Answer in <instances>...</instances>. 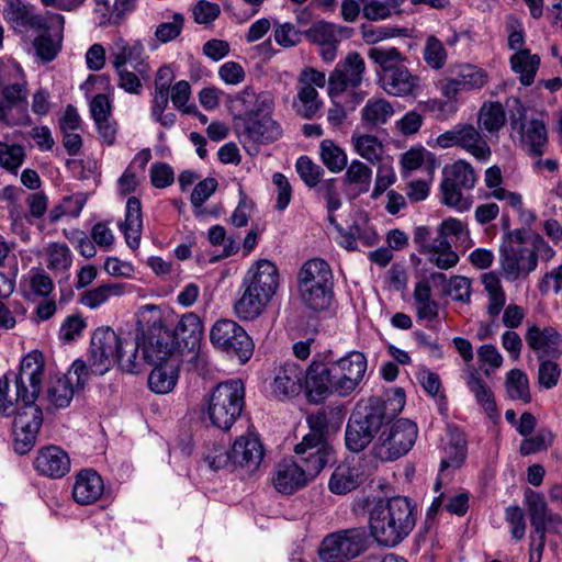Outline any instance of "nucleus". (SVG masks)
Returning a JSON list of instances; mask_svg holds the SVG:
<instances>
[{
	"instance_id": "f8f14e48",
	"label": "nucleus",
	"mask_w": 562,
	"mask_h": 562,
	"mask_svg": "<svg viewBox=\"0 0 562 562\" xmlns=\"http://www.w3.org/2000/svg\"><path fill=\"white\" fill-rule=\"evenodd\" d=\"M138 339L142 349V357H138L140 369L144 363L161 364L162 362L179 360L175 356L178 348L172 333L157 321H154L147 331L142 333V336L138 335Z\"/></svg>"
},
{
	"instance_id": "de8ad7c7",
	"label": "nucleus",
	"mask_w": 562,
	"mask_h": 562,
	"mask_svg": "<svg viewBox=\"0 0 562 562\" xmlns=\"http://www.w3.org/2000/svg\"><path fill=\"white\" fill-rule=\"evenodd\" d=\"M310 432L304 436L303 440L294 448L295 452L305 451L304 448L308 442L327 443L325 435L328 429V417L325 412L319 411L307 417Z\"/></svg>"
},
{
	"instance_id": "79ce46f5",
	"label": "nucleus",
	"mask_w": 562,
	"mask_h": 562,
	"mask_svg": "<svg viewBox=\"0 0 562 562\" xmlns=\"http://www.w3.org/2000/svg\"><path fill=\"white\" fill-rule=\"evenodd\" d=\"M506 123V113L503 104L497 101H486L482 104L477 124L483 131L491 134L497 133Z\"/></svg>"
},
{
	"instance_id": "49530a36",
	"label": "nucleus",
	"mask_w": 562,
	"mask_h": 562,
	"mask_svg": "<svg viewBox=\"0 0 562 562\" xmlns=\"http://www.w3.org/2000/svg\"><path fill=\"white\" fill-rule=\"evenodd\" d=\"M368 57L379 65V79L381 75L389 74L401 66L405 59L404 55L395 47H371L368 49Z\"/></svg>"
},
{
	"instance_id": "393cba45",
	"label": "nucleus",
	"mask_w": 562,
	"mask_h": 562,
	"mask_svg": "<svg viewBox=\"0 0 562 562\" xmlns=\"http://www.w3.org/2000/svg\"><path fill=\"white\" fill-rule=\"evenodd\" d=\"M527 345L538 352V359H557L562 355V337L552 327H540L532 325L526 333Z\"/></svg>"
},
{
	"instance_id": "09e8293b",
	"label": "nucleus",
	"mask_w": 562,
	"mask_h": 562,
	"mask_svg": "<svg viewBox=\"0 0 562 562\" xmlns=\"http://www.w3.org/2000/svg\"><path fill=\"white\" fill-rule=\"evenodd\" d=\"M372 171L362 161L352 160L345 173V183L355 187L356 194L366 193L371 184Z\"/></svg>"
},
{
	"instance_id": "13d9d810",
	"label": "nucleus",
	"mask_w": 562,
	"mask_h": 562,
	"mask_svg": "<svg viewBox=\"0 0 562 562\" xmlns=\"http://www.w3.org/2000/svg\"><path fill=\"white\" fill-rule=\"evenodd\" d=\"M462 189L463 188L454 184L453 182L443 177L440 184L441 202L461 212L469 210L471 206V202L463 198L461 192Z\"/></svg>"
},
{
	"instance_id": "a18cd8bd",
	"label": "nucleus",
	"mask_w": 562,
	"mask_h": 562,
	"mask_svg": "<svg viewBox=\"0 0 562 562\" xmlns=\"http://www.w3.org/2000/svg\"><path fill=\"white\" fill-rule=\"evenodd\" d=\"M359 485L358 470L347 465L340 464L333 472L329 479V490L338 495L347 494Z\"/></svg>"
},
{
	"instance_id": "e2e57ef3",
	"label": "nucleus",
	"mask_w": 562,
	"mask_h": 562,
	"mask_svg": "<svg viewBox=\"0 0 562 562\" xmlns=\"http://www.w3.org/2000/svg\"><path fill=\"white\" fill-rule=\"evenodd\" d=\"M273 37L277 44L282 47H292L301 43L302 32L290 22H273Z\"/></svg>"
},
{
	"instance_id": "bb28decb",
	"label": "nucleus",
	"mask_w": 562,
	"mask_h": 562,
	"mask_svg": "<svg viewBox=\"0 0 562 562\" xmlns=\"http://www.w3.org/2000/svg\"><path fill=\"white\" fill-rule=\"evenodd\" d=\"M274 104L273 95L269 91L256 93L251 87H246L234 100V109L246 120L269 115Z\"/></svg>"
},
{
	"instance_id": "0eeeda50",
	"label": "nucleus",
	"mask_w": 562,
	"mask_h": 562,
	"mask_svg": "<svg viewBox=\"0 0 562 562\" xmlns=\"http://www.w3.org/2000/svg\"><path fill=\"white\" fill-rule=\"evenodd\" d=\"M245 406V386L241 380L231 379L218 383L207 401V417L222 430H229Z\"/></svg>"
},
{
	"instance_id": "f3484780",
	"label": "nucleus",
	"mask_w": 562,
	"mask_h": 562,
	"mask_svg": "<svg viewBox=\"0 0 562 562\" xmlns=\"http://www.w3.org/2000/svg\"><path fill=\"white\" fill-rule=\"evenodd\" d=\"M330 361L314 359L304 370V390L311 403L318 404L336 393L335 374Z\"/></svg>"
},
{
	"instance_id": "c756f323",
	"label": "nucleus",
	"mask_w": 562,
	"mask_h": 562,
	"mask_svg": "<svg viewBox=\"0 0 562 562\" xmlns=\"http://www.w3.org/2000/svg\"><path fill=\"white\" fill-rule=\"evenodd\" d=\"M104 491L102 477L92 469L81 470L75 480L72 497L80 505L97 502Z\"/></svg>"
},
{
	"instance_id": "6e6d98bb",
	"label": "nucleus",
	"mask_w": 562,
	"mask_h": 562,
	"mask_svg": "<svg viewBox=\"0 0 562 562\" xmlns=\"http://www.w3.org/2000/svg\"><path fill=\"white\" fill-rule=\"evenodd\" d=\"M429 254V261L442 270L454 267L459 261V256L446 238H437V247Z\"/></svg>"
},
{
	"instance_id": "3c124183",
	"label": "nucleus",
	"mask_w": 562,
	"mask_h": 562,
	"mask_svg": "<svg viewBox=\"0 0 562 562\" xmlns=\"http://www.w3.org/2000/svg\"><path fill=\"white\" fill-rule=\"evenodd\" d=\"M43 33L35 37L33 45L36 50L37 56L44 61L49 63L54 60L60 48H61V37L53 36L48 32V25L46 29L42 30Z\"/></svg>"
},
{
	"instance_id": "5fc2aeb1",
	"label": "nucleus",
	"mask_w": 562,
	"mask_h": 562,
	"mask_svg": "<svg viewBox=\"0 0 562 562\" xmlns=\"http://www.w3.org/2000/svg\"><path fill=\"white\" fill-rule=\"evenodd\" d=\"M352 142L356 151L362 158L367 159L371 164H376L380 161L383 153V145L378 137L373 135H353Z\"/></svg>"
},
{
	"instance_id": "9b49d317",
	"label": "nucleus",
	"mask_w": 562,
	"mask_h": 562,
	"mask_svg": "<svg viewBox=\"0 0 562 562\" xmlns=\"http://www.w3.org/2000/svg\"><path fill=\"white\" fill-rule=\"evenodd\" d=\"M368 533L364 527L349 528L327 535L319 548L323 562H342L358 557L367 549Z\"/></svg>"
},
{
	"instance_id": "680f3d73",
	"label": "nucleus",
	"mask_w": 562,
	"mask_h": 562,
	"mask_svg": "<svg viewBox=\"0 0 562 562\" xmlns=\"http://www.w3.org/2000/svg\"><path fill=\"white\" fill-rule=\"evenodd\" d=\"M25 157L24 148L21 145H9L0 142V166L10 172L16 173Z\"/></svg>"
},
{
	"instance_id": "9d476101",
	"label": "nucleus",
	"mask_w": 562,
	"mask_h": 562,
	"mask_svg": "<svg viewBox=\"0 0 562 562\" xmlns=\"http://www.w3.org/2000/svg\"><path fill=\"white\" fill-rule=\"evenodd\" d=\"M417 425L406 418L397 419L384 429L372 447V454L382 462L394 461L406 454L417 438Z\"/></svg>"
},
{
	"instance_id": "473e14b6",
	"label": "nucleus",
	"mask_w": 562,
	"mask_h": 562,
	"mask_svg": "<svg viewBox=\"0 0 562 562\" xmlns=\"http://www.w3.org/2000/svg\"><path fill=\"white\" fill-rule=\"evenodd\" d=\"M177 348L194 351L203 336V324L195 313L183 314L173 331Z\"/></svg>"
},
{
	"instance_id": "7c9ffc66",
	"label": "nucleus",
	"mask_w": 562,
	"mask_h": 562,
	"mask_svg": "<svg viewBox=\"0 0 562 562\" xmlns=\"http://www.w3.org/2000/svg\"><path fill=\"white\" fill-rule=\"evenodd\" d=\"M520 146L530 156L541 157L548 147V132L541 120L532 119L519 125Z\"/></svg>"
},
{
	"instance_id": "774afa93",
	"label": "nucleus",
	"mask_w": 562,
	"mask_h": 562,
	"mask_svg": "<svg viewBox=\"0 0 562 562\" xmlns=\"http://www.w3.org/2000/svg\"><path fill=\"white\" fill-rule=\"evenodd\" d=\"M184 18L181 13H175L171 22H164L156 29L155 36L160 43H168L177 38L183 27Z\"/></svg>"
},
{
	"instance_id": "5701e85b",
	"label": "nucleus",
	"mask_w": 562,
	"mask_h": 562,
	"mask_svg": "<svg viewBox=\"0 0 562 562\" xmlns=\"http://www.w3.org/2000/svg\"><path fill=\"white\" fill-rule=\"evenodd\" d=\"M33 464L38 474L50 479H60L70 471L69 456L54 445L41 448Z\"/></svg>"
},
{
	"instance_id": "aec40b11",
	"label": "nucleus",
	"mask_w": 562,
	"mask_h": 562,
	"mask_svg": "<svg viewBox=\"0 0 562 562\" xmlns=\"http://www.w3.org/2000/svg\"><path fill=\"white\" fill-rule=\"evenodd\" d=\"M525 503L527 506L533 535L537 538H546L548 531L557 532V527L562 522L559 515L551 514L542 494L530 488L525 491Z\"/></svg>"
},
{
	"instance_id": "8fccbe9b",
	"label": "nucleus",
	"mask_w": 562,
	"mask_h": 562,
	"mask_svg": "<svg viewBox=\"0 0 562 562\" xmlns=\"http://www.w3.org/2000/svg\"><path fill=\"white\" fill-rule=\"evenodd\" d=\"M505 387L509 398L519 400L526 404L531 401L528 378L521 370L512 369L506 374Z\"/></svg>"
},
{
	"instance_id": "c85d7f7f",
	"label": "nucleus",
	"mask_w": 562,
	"mask_h": 562,
	"mask_svg": "<svg viewBox=\"0 0 562 562\" xmlns=\"http://www.w3.org/2000/svg\"><path fill=\"white\" fill-rule=\"evenodd\" d=\"M3 18L7 22L22 29L44 30L47 26L46 19L35 12V7L22 0H5Z\"/></svg>"
},
{
	"instance_id": "a211bd4d",
	"label": "nucleus",
	"mask_w": 562,
	"mask_h": 562,
	"mask_svg": "<svg viewBox=\"0 0 562 562\" xmlns=\"http://www.w3.org/2000/svg\"><path fill=\"white\" fill-rule=\"evenodd\" d=\"M366 70L363 58L356 52L349 53L340 60L328 78V93L330 97L346 91L347 88H357L362 82Z\"/></svg>"
},
{
	"instance_id": "6e6552de",
	"label": "nucleus",
	"mask_w": 562,
	"mask_h": 562,
	"mask_svg": "<svg viewBox=\"0 0 562 562\" xmlns=\"http://www.w3.org/2000/svg\"><path fill=\"white\" fill-rule=\"evenodd\" d=\"M499 266L506 280L526 279L536 270V258L530 251L525 229L508 232L499 246Z\"/></svg>"
},
{
	"instance_id": "c03bdc74",
	"label": "nucleus",
	"mask_w": 562,
	"mask_h": 562,
	"mask_svg": "<svg viewBox=\"0 0 562 562\" xmlns=\"http://www.w3.org/2000/svg\"><path fill=\"white\" fill-rule=\"evenodd\" d=\"M323 105L315 87L301 85L296 100L293 102L295 113L305 119H313Z\"/></svg>"
},
{
	"instance_id": "4c0bfd02",
	"label": "nucleus",
	"mask_w": 562,
	"mask_h": 562,
	"mask_svg": "<svg viewBox=\"0 0 562 562\" xmlns=\"http://www.w3.org/2000/svg\"><path fill=\"white\" fill-rule=\"evenodd\" d=\"M121 231L124 234L126 244L136 249L140 243L143 218L140 201L132 196L126 202L125 221L121 224Z\"/></svg>"
},
{
	"instance_id": "20e7f679",
	"label": "nucleus",
	"mask_w": 562,
	"mask_h": 562,
	"mask_svg": "<svg viewBox=\"0 0 562 562\" xmlns=\"http://www.w3.org/2000/svg\"><path fill=\"white\" fill-rule=\"evenodd\" d=\"M44 371L43 356L40 351L27 353L20 363L14 376V390H11L10 373L0 378V414L9 417L18 416L27 406H37L36 400L41 392Z\"/></svg>"
},
{
	"instance_id": "cd10ccee",
	"label": "nucleus",
	"mask_w": 562,
	"mask_h": 562,
	"mask_svg": "<svg viewBox=\"0 0 562 562\" xmlns=\"http://www.w3.org/2000/svg\"><path fill=\"white\" fill-rule=\"evenodd\" d=\"M304 370L295 362H285L277 372L272 394L281 401L294 397L304 389Z\"/></svg>"
},
{
	"instance_id": "4468645a",
	"label": "nucleus",
	"mask_w": 562,
	"mask_h": 562,
	"mask_svg": "<svg viewBox=\"0 0 562 562\" xmlns=\"http://www.w3.org/2000/svg\"><path fill=\"white\" fill-rule=\"evenodd\" d=\"M74 379L77 389H83L88 380V369L82 360L74 361L71 369L66 374H55L49 378L47 384V398L57 408L67 407L75 394Z\"/></svg>"
},
{
	"instance_id": "dca6fc26",
	"label": "nucleus",
	"mask_w": 562,
	"mask_h": 562,
	"mask_svg": "<svg viewBox=\"0 0 562 562\" xmlns=\"http://www.w3.org/2000/svg\"><path fill=\"white\" fill-rule=\"evenodd\" d=\"M352 34L353 29L326 21L315 22L305 32L307 40L321 47V56L327 63L336 58L338 44L350 38Z\"/></svg>"
},
{
	"instance_id": "bf43d9fd",
	"label": "nucleus",
	"mask_w": 562,
	"mask_h": 562,
	"mask_svg": "<svg viewBox=\"0 0 562 562\" xmlns=\"http://www.w3.org/2000/svg\"><path fill=\"white\" fill-rule=\"evenodd\" d=\"M295 169L302 181L308 188L317 187L324 176V169L319 165L313 162L307 156L299 157L295 164Z\"/></svg>"
},
{
	"instance_id": "423d86ee",
	"label": "nucleus",
	"mask_w": 562,
	"mask_h": 562,
	"mask_svg": "<svg viewBox=\"0 0 562 562\" xmlns=\"http://www.w3.org/2000/svg\"><path fill=\"white\" fill-rule=\"evenodd\" d=\"M299 290L303 303L315 312L327 310L334 299V276L321 258L307 260L300 269Z\"/></svg>"
},
{
	"instance_id": "f704fd0d",
	"label": "nucleus",
	"mask_w": 562,
	"mask_h": 562,
	"mask_svg": "<svg viewBox=\"0 0 562 562\" xmlns=\"http://www.w3.org/2000/svg\"><path fill=\"white\" fill-rule=\"evenodd\" d=\"M457 146L465 149L480 161L491 157V148L481 133L472 124H457Z\"/></svg>"
},
{
	"instance_id": "7ed1b4c3",
	"label": "nucleus",
	"mask_w": 562,
	"mask_h": 562,
	"mask_svg": "<svg viewBox=\"0 0 562 562\" xmlns=\"http://www.w3.org/2000/svg\"><path fill=\"white\" fill-rule=\"evenodd\" d=\"M416 516V505L405 496L380 499L369 514L370 535L381 546L396 547L415 528Z\"/></svg>"
},
{
	"instance_id": "e433bc0d",
	"label": "nucleus",
	"mask_w": 562,
	"mask_h": 562,
	"mask_svg": "<svg viewBox=\"0 0 562 562\" xmlns=\"http://www.w3.org/2000/svg\"><path fill=\"white\" fill-rule=\"evenodd\" d=\"M280 125L269 115L262 116L260 120H247L244 137L252 144H266L278 139L281 136Z\"/></svg>"
},
{
	"instance_id": "b1692460",
	"label": "nucleus",
	"mask_w": 562,
	"mask_h": 562,
	"mask_svg": "<svg viewBox=\"0 0 562 562\" xmlns=\"http://www.w3.org/2000/svg\"><path fill=\"white\" fill-rule=\"evenodd\" d=\"M382 89L394 97H416L420 91V78L412 74L405 65L389 70L379 79Z\"/></svg>"
},
{
	"instance_id": "f257e3e1",
	"label": "nucleus",
	"mask_w": 562,
	"mask_h": 562,
	"mask_svg": "<svg viewBox=\"0 0 562 562\" xmlns=\"http://www.w3.org/2000/svg\"><path fill=\"white\" fill-rule=\"evenodd\" d=\"M404 406L405 393L401 387L387 391L382 397L371 396L366 403L357 404L346 426V448L356 453L363 451Z\"/></svg>"
},
{
	"instance_id": "58836bf2",
	"label": "nucleus",
	"mask_w": 562,
	"mask_h": 562,
	"mask_svg": "<svg viewBox=\"0 0 562 562\" xmlns=\"http://www.w3.org/2000/svg\"><path fill=\"white\" fill-rule=\"evenodd\" d=\"M180 360H171L161 364H154L148 376L149 389L157 394L169 393L177 383Z\"/></svg>"
},
{
	"instance_id": "864d4df0",
	"label": "nucleus",
	"mask_w": 562,
	"mask_h": 562,
	"mask_svg": "<svg viewBox=\"0 0 562 562\" xmlns=\"http://www.w3.org/2000/svg\"><path fill=\"white\" fill-rule=\"evenodd\" d=\"M443 177L463 189H472L476 178L473 167L464 161H456L449 169H445Z\"/></svg>"
},
{
	"instance_id": "ddd939ff",
	"label": "nucleus",
	"mask_w": 562,
	"mask_h": 562,
	"mask_svg": "<svg viewBox=\"0 0 562 562\" xmlns=\"http://www.w3.org/2000/svg\"><path fill=\"white\" fill-rule=\"evenodd\" d=\"M18 71L23 75L22 68L18 66ZM2 100L0 101V123L8 126L30 125L32 119L27 111L29 89L24 76L22 80L4 85L1 89Z\"/></svg>"
},
{
	"instance_id": "f03ea898",
	"label": "nucleus",
	"mask_w": 562,
	"mask_h": 562,
	"mask_svg": "<svg viewBox=\"0 0 562 562\" xmlns=\"http://www.w3.org/2000/svg\"><path fill=\"white\" fill-rule=\"evenodd\" d=\"M138 334H117L111 327H99L91 336L89 360L94 373L99 375L104 374L115 363L126 373L138 374Z\"/></svg>"
},
{
	"instance_id": "603ef678",
	"label": "nucleus",
	"mask_w": 562,
	"mask_h": 562,
	"mask_svg": "<svg viewBox=\"0 0 562 562\" xmlns=\"http://www.w3.org/2000/svg\"><path fill=\"white\" fill-rule=\"evenodd\" d=\"M323 164L331 171L339 172L347 166L346 153L330 139H324L319 146Z\"/></svg>"
},
{
	"instance_id": "412c9836",
	"label": "nucleus",
	"mask_w": 562,
	"mask_h": 562,
	"mask_svg": "<svg viewBox=\"0 0 562 562\" xmlns=\"http://www.w3.org/2000/svg\"><path fill=\"white\" fill-rule=\"evenodd\" d=\"M233 468L245 474H252L263 459V447L255 435H241L236 438L232 449Z\"/></svg>"
},
{
	"instance_id": "c9c22d12",
	"label": "nucleus",
	"mask_w": 562,
	"mask_h": 562,
	"mask_svg": "<svg viewBox=\"0 0 562 562\" xmlns=\"http://www.w3.org/2000/svg\"><path fill=\"white\" fill-rule=\"evenodd\" d=\"M465 384L474 395L477 404L482 406L490 418L498 417L497 405L492 390L481 378L475 368H469L465 372Z\"/></svg>"
},
{
	"instance_id": "6ab92c4d",
	"label": "nucleus",
	"mask_w": 562,
	"mask_h": 562,
	"mask_svg": "<svg viewBox=\"0 0 562 562\" xmlns=\"http://www.w3.org/2000/svg\"><path fill=\"white\" fill-rule=\"evenodd\" d=\"M13 420L14 450L23 456L31 451L43 424V412L40 406H27Z\"/></svg>"
},
{
	"instance_id": "052dcab7",
	"label": "nucleus",
	"mask_w": 562,
	"mask_h": 562,
	"mask_svg": "<svg viewBox=\"0 0 562 562\" xmlns=\"http://www.w3.org/2000/svg\"><path fill=\"white\" fill-rule=\"evenodd\" d=\"M47 268L52 270H67L71 266V252L66 244H49L46 250Z\"/></svg>"
},
{
	"instance_id": "ea45409f",
	"label": "nucleus",
	"mask_w": 562,
	"mask_h": 562,
	"mask_svg": "<svg viewBox=\"0 0 562 562\" xmlns=\"http://www.w3.org/2000/svg\"><path fill=\"white\" fill-rule=\"evenodd\" d=\"M512 69L519 75L524 86H530L540 65V57L530 54L529 49H520L510 57Z\"/></svg>"
},
{
	"instance_id": "39448f33",
	"label": "nucleus",
	"mask_w": 562,
	"mask_h": 562,
	"mask_svg": "<svg viewBox=\"0 0 562 562\" xmlns=\"http://www.w3.org/2000/svg\"><path fill=\"white\" fill-rule=\"evenodd\" d=\"M279 286V273L274 263L259 260L245 274L241 295L234 304L235 315L243 321L260 316Z\"/></svg>"
},
{
	"instance_id": "338daca9",
	"label": "nucleus",
	"mask_w": 562,
	"mask_h": 562,
	"mask_svg": "<svg viewBox=\"0 0 562 562\" xmlns=\"http://www.w3.org/2000/svg\"><path fill=\"white\" fill-rule=\"evenodd\" d=\"M505 520L509 525L513 539L522 540L527 529L522 509L519 506H508L505 509Z\"/></svg>"
},
{
	"instance_id": "2f4dec72",
	"label": "nucleus",
	"mask_w": 562,
	"mask_h": 562,
	"mask_svg": "<svg viewBox=\"0 0 562 562\" xmlns=\"http://www.w3.org/2000/svg\"><path fill=\"white\" fill-rule=\"evenodd\" d=\"M308 481L299 462L291 459H284L278 464L273 477L274 487L283 494L294 493L305 486Z\"/></svg>"
},
{
	"instance_id": "1a4fd4ad",
	"label": "nucleus",
	"mask_w": 562,
	"mask_h": 562,
	"mask_svg": "<svg viewBox=\"0 0 562 562\" xmlns=\"http://www.w3.org/2000/svg\"><path fill=\"white\" fill-rule=\"evenodd\" d=\"M210 341L220 352L240 364L252 357L255 344L245 328L233 319L216 321L210 330Z\"/></svg>"
},
{
	"instance_id": "4be33fe9",
	"label": "nucleus",
	"mask_w": 562,
	"mask_h": 562,
	"mask_svg": "<svg viewBox=\"0 0 562 562\" xmlns=\"http://www.w3.org/2000/svg\"><path fill=\"white\" fill-rule=\"evenodd\" d=\"M487 81L486 72L470 64L456 67L441 87L442 94L454 99L461 91L481 89Z\"/></svg>"
},
{
	"instance_id": "a878e982",
	"label": "nucleus",
	"mask_w": 562,
	"mask_h": 562,
	"mask_svg": "<svg viewBox=\"0 0 562 562\" xmlns=\"http://www.w3.org/2000/svg\"><path fill=\"white\" fill-rule=\"evenodd\" d=\"M144 45L139 41L130 44L119 37L110 47V59L115 70H120L127 63H135V70L140 77L147 78L149 68L143 60Z\"/></svg>"
},
{
	"instance_id": "4d7b16f0",
	"label": "nucleus",
	"mask_w": 562,
	"mask_h": 562,
	"mask_svg": "<svg viewBox=\"0 0 562 562\" xmlns=\"http://www.w3.org/2000/svg\"><path fill=\"white\" fill-rule=\"evenodd\" d=\"M554 441L553 432L548 428H541L533 437H526L519 447L521 456H530L547 450Z\"/></svg>"
},
{
	"instance_id": "0e129e2a",
	"label": "nucleus",
	"mask_w": 562,
	"mask_h": 562,
	"mask_svg": "<svg viewBox=\"0 0 562 562\" xmlns=\"http://www.w3.org/2000/svg\"><path fill=\"white\" fill-rule=\"evenodd\" d=\"M209 240L213 246H223V257H229L239 250V241L232 236L226 235V231L221 225H214L209 229Z\"/></svg>"
},
{
	"instance_id": "2eb2a0df",
	"label": "nucleus",
	"mask_w": 562,
	"mask_h": 562,
	"mask_svg": "<svg viewBox=\"0 0 562 562\" xmlns=\"http://www.w3.org/2000/svg\"><path fill=\"white\" fill-rule=\"evenodd\" d=\"M336 386V394H351L363 380L367 359L362 352L352 351L337 361H330Z\"/></svg>"
},
{
	"instance_id": "69168bd1",
	"label": "nucleus",
	"mask_w": 562,
	"mask_h": 562,
	"mask_svg": "<svg viewBox=\"0 0 562 562\" xmlns=\"http://www.w3.org/2000/svg\"><path fill=\"white\" fill-rule=\"evenodd\" d=\"M424 59L434 69L441 68L447 59L442 43L434 36L428 37L424 48Z\"/></svg>"
},
{
	"instance_id": "a19ab883",
	"label": "nucleus",
	"mask_w": 562,
	"mask_h": 562,
	"mask_svg": "<svg viewBox=\"0 0 562 562\" xmlns=\"http://www.w3.org/2000/svg\"><path fill=\"white\" fill-rule=\"evenodd\" d=\"M126 285L120 282H109L100 284L81 293L80 302L89 308H97L105 303L110 297H117L125 293Z\"/></svg>"
},
{
	"instance_id": "37998d69",
	"label": "nucleus",
	"mask_w": 562,
	"mask_h": 562,
	"mask_svg": "<svg viewBox=\"0 0 562 562\" xmlns=\"http://www.w3.org/2000/svg\"><path fill=\"white\" fill-rule=\"evenodd\" d=\"M393 114L394 109L385 99H370L361 110L362 122L368 127L385 124Z\"/></svg>"
},
{
	"instance_id": "72a5a7b5",
	"label": "nucleus",
	"mask_w": 562,
	"mask_h": 562,
	"mask_svg": "<svg viewBox=\"0 0 562 562\" xmlns=\"http://www.w3.org/2000/svg\"><path fill=\"white\" fill-rule=\"evenodd\" d=\"M304 450L295 452L300 457L297 462L308 480H312L331 460L333 449L328 443L308 442Z\"/></svg>"
}]
</instances>
